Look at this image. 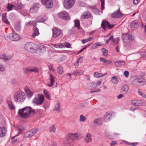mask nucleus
<instances>
[{
  "label": "nucleus",
  "mask_w": 146,
  "mask_h": 146,
  "mask_svg": "<svg viewBox=\"0 0 146 146\" xmlns=\"http://www.w3.org/2000/svg\"><path fill=\"white\" fill-rule=\"evenodd\" d=\"M35 113V110L30 107H26L19 110L18 113L21 117L27 118Z\"/></svg>",
  "instance_id": "1"
},
{
  "label": "nucleus",
  "mask_w": 146,
  "mask_h": 146,
  "mask_svg": "<svg viewBox=\"0 0 146 146\" xmlns=\"http://www.w3.org/2000/svg\"><path fill=\"white\" fill-rule=\"evenodd\" d=\"M24 48L27 51L31 52H35L38 48V45L32 42H26L25 44Z\"/></svg>",
  "instance_id": "2"
},
{
  "label": "nucleus",
  "mask_w": 146,
  "mask_h": 146,
  "mask_svg": "<svg viewBox=\"0 0 146 146\" xmlns=\"http://www.w3.org/2000/svg\"><path fill=\"white\" fill-rule=\"evenodd\" d=\"M14 98L15 102H22L25 99V95L24 92L21 91H19L14 94Z\"/></svg>",
  "instance_id": "3"
},
{
  "label": "nucleus",
  "mask_w": 146,
  "mask_h": 146,
  "mask_svg": "<svg viewBox=\"0 0 146 146\" xmlns=\"http://www.w3.org/2000/svg\"><path fill=\"white\" fill-rule=\"evenodd\" d=\"M132 84L135 86H143L146 84V79L142 77L135 78L133 80Z\"/></svg>",
  "instance_id": "4"
},
{
  "label": "nucleus",
  "mask_w": 146,
  "mask_h": 146,
  "mask_svg": "<svg viewBox=\"0 0 146 146\" xmlns=\"http://www.w3.org/2000/svg\"><path fill=\"white\" fill-rule=\"evenodd\" d=\"M44 98V97L43 95L41 94H37L35 96L33 101V102L36 105H41L43 103Z\"/></svg>",
  "instance_id": "5"
},
{
  "label": "nucleus",
  "mask_w": 146,
  "mask_h": 146,
  "mask_svg": "<svg viewBox=\"0 0 146 146\" xmlns=\"http://www.w3.org/2000/svg\"><path fill=\"white\" fill-rule=\"evenodd\" d=\"M5 38L7 40H11L13 41H16L19 39L20 37L18 35L14 33L7 35L5 36Z\"/></svg>",
  "instance_id": "6"
},
{
  "label": "nucleus",
  "mask_w": 146,
  "mask_h": 146,
  "mask_svg": "<svg viewBox=\"0 0 146 146\" xmlns=\"http://www.w3.org/2000/svg\"><path fill=\"white\" fill-rule=\"evenodd\" d=\"M75 3V0H64V7L67 9L72 8Z\"/></svg>",
  "instance_id": "7"
},
{
  "label": "nucleus",
  "mask_w": 146,
  "mask_h": 146,
  "mask_svg": "<svg viewBox=\"0 0 146 146\" xmlns=\"http://www.w3.org/2000/svg\"><path fill=\"white\" fill-rule=\"evenodd\" d=\"M122 39L124 43H130L131 42L132 37L130 35L126 34L122 35Z\"/></svg>",
  "instance_id": "8"
},
{
  "label": "nucleus",
  "mask_w": 146,
  "mask_h": 146,
  "mask_svg": "<svg viewBox=\"0 0 146 146\" xmlns=\"http://www.w3.org/2000/svg\"><path fill=\"white\" fill-rule=\"evenodd\" d=\"M114 26L113 24H110L108 21L104 20L103 21L101 25V27L104 30L106 29L107 27L108 29H110L113 28Z\"/></svg>",
  "instance_id": "9"
},
{
  "label": "nucleus",
  "mask_w": 146,
  "mask_h": 146,
  "mask_svg": "<svg viewBox=\"0 0 146 146\" xmlns=\"http://www.w3.org/2000/svg\"><path fill=\"white\" fill-rule=\"evenodd\" d=\"M40 4L36 3L33 5L32 7H31L29 10L30 12L31 13H35L36 12L38 9L40 7Z\"/></svg>",
  "instance_id": "10"
},
{
  "label": "nucleus",
  "mask_w": 146,
  "mask_h": 146,
  "mask_svg": "<svg viewBox=\"0 0 146 146\" xmlns=\"http://www.w3.org/2000/svg\"><path fill=\"white\" fill-rule=\"evenodd\" d=\"M58 17L60 18L65 20H68L70 19V17L68 13L65 11L59 13L58 14Z\"/></svg>",
  "instance_id": "11"
},
{
  "label": "nucleus",
  "mask_w": 146,
  "mask_h": 146,
  "mask_svg": "<svg viewBox=\"0 0 146 146\" xmlns=\"http://www.w3.org/2000/svg\"><path fill=\"white\" fill-rule=\"evenodd\" d=\"M78 136L77 133H70L67 135L66 139V141L70 139L76 141L78 140Z\"/></svg>",
  "instance_id": "12"
},
{
  "label": "nucleus",
  "mask_w": 146,
  "mask_h": 146,
  "mask_svg": "<svg viewBox=\"0 0 146 146\" xmlns=\"http://www.w3.org/2000/svg\"><path fill=\"white\" fill-rule=\"evenodd\" d=\"M38 131V129H36L32 130L27 132L25 134L24 136L26 137H30L36 134Z\"/></svg>",
  "instance_id": "13"
},
{
  "label": "nucleus",
  "mask_w": 146,
  "mask_h": 146,
  "mask_svg": "<svg viewBox=\"0 0 146 146\" xmlns=\"http://www.w3.org/2000/svg\"><path fill=\"white\" fill-rule=\"evenodd\" d=\"M52 36L56 38L59 36L61 34V30L58 28L55 27L52 29Z\"/></svg>",
  "instance_id": "14"
},
{
  "label": "nucleus",
  "mask_w": 146,
  "mask_h": 146,
  "mask_svg": "<svg viewBox=\"0 0 146 146\" xmlns=\"http://www.w3.org/2000/svg\"><path fill=\"white\" fill-rule=\"evenodd\" d=\"M123 15V14L121 13L119 9L117 11L115 12L111 15V17L114 18H117L120 17Z\"/></svg>",
  "instance_id": "15"
},
{
  "label": "nucleus",
  "mask_w": 146,
  "mask_h": 146,
  "mask_svg": "<svg viewBox=\"0 0 146 146\" xmlns=\"http://www.w3.org/2000/svg\"><path fill=\"white\" fill-rule=\"evenodd\" d=\"M91 16V14L88 11L84 12L82 15L81 18L82 19L90 18Z\"/></svg>",
  "instance_id": "16"
},
{
  "label": "nucleus",
  "mask_w": 146,
  "mask_h": 146,
  "mask_svg": "<svg viewBox=\"0 0 146 146\" xmlns=\"http://www.w3.org/2000/svg\"><path fill=\"white\" fill-rule=\"evenodd\" d=\"M84 72V71L81 69L74 71L72 73V74L76 76H77L82 74Z\"/></svg>",
  "instance_id": "17"
},
{
  "label": "nucleus",
  "mask_w": 146,
  "mask_h": 146,
  "mask_svg": "<svg viewBox=\"0 0 146 146\" xmlns=\"http://www.w3.org/2000/svg\"><path fill=\"white\" fill-rule=\"evenodd\" d=\"M33 30L34 32L32 34V37L33 38H34L36 36L38 35L39 34V33L38 29L36 27L34 26Z\"/></svg>",
  "instance_id": "18"
},
{
  "label": "nucleus",
  "mask_w": 146,
  "mask_h": 146,
  "mask_svg": "<svg viewBox=\"0 0 146 146\" xmlns=\"http://www.w3.org/2000/svg\"><path fill=\"white\" fill-rule=\"evenodd\" d=\"M43 4H45L46 7L50 8L52 6L53 3L52 1V0H47Z\"/></svg>",
  "instance_id": "19"
},
{
  "label": "nucleus",
  "mask_w": 146,
  "mask_h": 146,
  "mask_svg": "<svg viewBox=\"0 0 146 146\" xmlns=\"http://www.w3.org/2000/svg\"><path fill=\"white\" fill-rule=\"evenodd\" d=\"M92 136L90 134L88 133L85 138V141L87 143L90 142L92 140Z\"/></svg>",
  "instance_id": "20"
},
{
  "label": "nucleus",
  "mask_w": 146,
  "mask_h": 146,
  "mask_svg": "<svg viewBox=\"0 0 146 146\" xmlns=\"http://www.w3.org/2000/svg\"><path fill=\"white\" fill-rule=\"evenodd\" d=\"M25 90L27 96L29 98H31L32 96L33 92H31L27 87L25 88Z\"/></svg>",
  "instance_id": "21"
},
{
  "label": "nucleus",
  "mask_w": 146,
  "mask_h": 146,
  "mask_svg": "<svg viewBox=\"0 0 146 146\" xmlns=\"http://www.w3.org/2000/svg\"><path fill=\"white\" fill-rule=\"evenodd\" d=\"M50 84H48V86H52L54 83L55 81L54 80L56 79V78L54 76L50 74Z\"/></svg>",
  "instance_id": "22"
},
{
  "label": "nucleus",
  "mask_w": 146,
  "mask_h": 146,
  "mask_svg": "<svg viewBox=\"0 0 146 146\" xmlns=\"http://www.w3.org/2000/svg\"><path fill=\"white\" fill-rule=\"evenodd\" d=\"M111 115L108 112L106 113L104 115V120L105 122H108L110 121Z\"/></svg>",
  "instance_id": "23"
},
{
  "label": "nucleus",
  "mask_w": 146,
  "mask_h": 146,
  "mask_svg": "<svg viewBox=\"0 0 146 146\" xmlns=\"http://www.w3.org/2000/svg\"><path fill=\"white\" fill-rule=\"evenodd\" d=\"M7 131L6 129L4 127L0 128V137L4 136Z\"/></svg>",
  "instance_id": "24"
},
{
  "label": "nucleus",
  "mask_w": 146,
  "mask_h": 146,
  "mask_svg": "<svg viewBox=\"0 0 146 146\" xmlns=\"http://www.w3.org/2000/svg\"><path fill=\"white\" fill-rule=\"evenodd\" d=\"M138 23L137 20L133 21L131 24V27L132 28L135 29L138 27Z\"/></svg>",
  "instance_id": "25"
},
{
  "label": "nucleus",
  "mask_w": 146,
  "mask_h": 146,
  "mask_svg": "<svg viewBox=\"0 0 146 146\" xmlns=\"http://www.w3.org/2000/svg\"><path fill=\"white\" fill-rule=\"evenodd\" d=\"M141 102L139 100H133L132 101V104L135 106H139L141 105Z\"/></svg>",
  "instance_id": "26"
},
{
  "label": "nucleus",
  "mask_w": 146,
  "mask_h": 146,
  "mask_svg": "<svg viewBox=\"0 0 146 146\" xmlns=\"http://www.w3.org/2000/svg\"><path fill=\"white\" fill-rule=\"evenodd\" d=\"M115 65L117 66H123L125 64V62L124 61H120L116 62L115 63Z\"/></svg>",
  "instance_id": "27"
},
{
  "label": "nucleus",
  "mask_w": 146,
  "mask_h": 146,
  "mask_svg": "<svg viewBox=\"0 0 146 146\" xmlns=\"http://www.w3.org/2000/svg\"><path fill=\"white\" fill-rule=\"evenodd\" d=\"M129 90L128 87L127 86L125 85L121 89V92L124 93H126Z\"/></svg>",
  "instance_id": "28"
},
{
  "label": "nucleus",
  "mask_w": 146,
  "mask_h": 146,
  "mask_svg": "<svg viewBox=\"0 0 146 146\" xmlns=\"http://www.w3.org/2000/svg\"><path fill=\"white\" fill-rule=\"evenodd\" d=\"M12 58L11 56H3V57H1V58L4 60L5 61H8L10 60Z\"/></svg>",
  "instance_id": "29"
},
{
  "label": "nucleus",
  "mask_w": 146,
  "mask_h": 146,
  "mask_svg": "<svg viewBox=\"0 0 146 146\" xmlns=\"http://www.w3.org/2000/svg\"><path fill=\"white\" fill-rule=\"evenodd\" d=\"M43 92L46 97L48 99L50 100V93L48 92L46 90H44Z\"/></svg>",
  "instance_id": "30"
},
{
  "label": "nucleus",
  "mask_w": 146,
  "mask_h": 146,
  "mask_svg": "<svg viewBox=\"0 0 146 146\" xmlns=\"http://www.w3.org/2000/svg\"><path fill=\"white\" fill-rule=\"evenodd\" d=\"M57 106H55L53 109L54 111L56 110L58 112H60L61 111V109L60 108V105L59 103H57Z\"/></svg>",
  "instance_id": "31"
},
{
  "label": "nucleus",
  "mask_w": 146,
  "mask_h": 146,
  "mask_svg": "<svg viewBox=\"0 0 146 146\" xmlns=\"http://www.w3.org/2000/svg\"><path fill=\"white\" fill-rule=\"evenodd\" d=\"M7 104L10 109L11 110H14L15 109V107L13 106L12 103L11 101L7 100Z\"/></svg>",
  "instance_id": "32"
},
{
  "label": "nucleus",
  "mask_w": 146,
  "mask_h": 146,
  "mask_svg": "<svg viewBox=\"0 0 146 146\" xmlns=\"http://www.w3.org/2000/svg\"><path fill=\"white\" fill-rule=\"evenodd\" d=\"M111 81L114 84H117L119 82L117 78L115 76H113L112 77Z\"/></svg>",
  "instance_id": "33"
},
{
  "label": "nucleus",
  "mask_w": 146,
  "mask_h": 146,
  "mask_svg": "<svg viewBox=\"0 0 146 146\" xmlns=\"http://www.w3.org/2000/svg\"><path fill=\"white\" fill-rule=\"evenodd\" d=\"M14 28L17 31H20L21 29L20 24L19 23L16 24L15 25Z\"/></svg>",
  "instance_id": "34"
},
{
  "label": "nucleus",
  "mask_w": 146,
  "mask_h": 146,
  "mask_svg": "<svg viewBox=\"0 0 146 146\" xmlns=\"http://www.w3.org/2000/svg\"><path fill=\"white\" fill-rule=\"evenodd\" d=\"M94 76L95 77L99 78L103 76L104 75L102 74L96 72L94 73Z\"/></svg>",
  "instance_id": "35"
},
{
  "label": "nucleus",
  "mask_w": 146,
  "mask_h": 146,
  "mask_svg": "<svg viewBox=\"0 0 146 146\" xmlns=\"http://www.w3.org/2000/svg\"><path fill=\"white\" fill-rule=\"evenodd\" d=\"M57 71L59 74H61L63 72L62 67L61 66H59L57 68Z\"/></svg>",
  "instance_id": "36"
},
{
  "label": "nucleus",
  "mask_w": 146,
  "mask_h": 146,
  "mask_svg": "<svg viewBox=\"0 0 146 146\" xmlns=\"http://www.w3.org/2000/svg\"><path fill=\"white\" fill-rule=\"evenodd\" d=\"M94 123L95 124H96L98 125H100L102 124L101 120L99 119H97L95 120Z\"/></svg>",
  "instance_id": "37"
},
{
  "label": "nucleus",
  "mask_w": 146,
  "mask_h": 146,
  "mask_svg": "<svg viewBox=\"0 0 146 146\" xmlns=\"http://www.w3.org/2000/svg\"><path fill=\"white\" fill-rule=\"evenodd\" d=\"M100 62L104 63H106L107 62L108 63H109L111 62L110 61H107L105 58H100Z\"/></svg>",
  "instance_id": "38"
},
{
  "label": "nucleus",
  "mask_w": 146,
  "mask_h": 146,
  "mask_svg": "<svg viewBox=\"0 0 146 146\" xmlns=\"http://www.w3.org/2000/svg\"><path fill=\"white\" fill-rule=\"evenodd\" d=\"M24 73L26 74L29 73L31 72L30 67H28L27 68H25L23 70Z\"/></svg>",
  "instance_id": "39"
},
{
  "label": "nucleus",
  "mask_w": 146,
  "mask_h": 146,
  "mask_svg": "<svg viewBox=\"0 0 146 146\" xmlns=\"http://www.w3.org/2000/svg\"><path fill=\"white\" fill-rule=\"evenodd\" d=\"M55 130L56 128L54 125H52L50 128V131L52 133L55 132Z\"/></svg>",
  "instance_id": "40"
},
{
  "label": "nucleus",
  "mask_w": 146,
  "mask_h": 146,
  "mask_svg": "<svg viewBox=\"0 0 146 146\" xmlns=\"http://www.w3.org/2000/svg\"><path fill=\"white\" fill-rule=\"evenodd\" d=\"M64 46L61 43L56 44L55 48H63Z\"/></svg>",
  "instance_id": "41"
},
{
  "label": "nucleus",
  "mask_w": 146,
  "mask_h": 146,
  "mask_svg": "<svg viewBox=\"0 0 146 146\" xmlns=\"http://www.w3.org/2000/svg\"><path fill=\"white\" fill-rule=\"evenodd\" d=\"M30 71L31 72H33L35 73H36L38 72V69L36 67H34L31 68L30 67Z\"/></svg>",
  "instance_id": "42"
},
{
  "label": "nucleus",
  "mask_w": 146,
  "mask_h": 146,
  "mask_svg": "<svg viewBox=\"0 0 146 146\" xmlns=\"http://www.w3.org/2000/svg\"><path fill=\"white\" fill-rule=\"evenodd\" d=\"M80 121L81 122H84L86 119V118L83 115H81L80 116Z\"/></svg>",
  "instance_id": "43"
},
{
  "label": "nucleus",
  "mask_w": 146,
  "mask_h": 146,
  "mask_svg": "<svg viewBox=\"0 0 146 146\" xmlns=\"http://www.w3.org/2000/svg\"><path fill=\"white\" fill-rule=\"evenodd\" d=\"M75 22V26L77 27L79 29L80 27V24L79 21V20L74 21Z\"/></svg>",
  "instance_id": "44"
},
{
  "label": "nucleus",
  "mask_w": 146,
  "mask_h": 146,
  "mask_svg": "<svg viewBox=\"0 0 146 146\" xmlns=\"http://www.w3.org/2000/svg\"><path fill=\"white\" fill-rule=\"evenodd\" d=\"M90 86L92 89H94L96 88L97 85L95 83H92L90 84Z\"/></svg>",
  "instance_id": "45"
},
{
  "label": "nucleus",
  "mask_w": 146,
  "mask_h": 146,
  "mask_svg": "<svg viewBox=\"0 0 146 146\" xmlns=\"http://www.w3.org/2000/svg\"><path fill=\"white\" fill-rule=\"evenodd\" d=\"M15 7L17 9H20L23 7V5L21 3H17L15 5Z\"/></svg>",
  "instance_id": "46"
},
{
  "label": "nucleus",
  "mask_w": 146,
  "mask_h": 146,
  "mask_svg": "<svg viewBox=\"0 0 146 146\" xmlns=\"http://www.w3.org/2000/svg\"><path fill=\"white\" fill-rule=\"evenodd\" d=\"M119 38H116L115 39H113V40H112L113 42V43L115 44H117L119 43Z\"/></svg>",
  "instance_id": "47"
},
{
  "label": "nucleus",
  "mask_w": 146,
  "mask_h": 146,
  "mask_svg": "<svg viewBox=\"0 0 146 146\" xmlns=\"http://www.w3.org/2000/svg\"><path fill=\"white\" fill-rule=\"evenodd\" d=\"M36 21L38 22H43L44 21V20L43 18H41L40 17H38L36 19Z\"/></svg>",
  "instance_id": "48"
},
{
  "label": "nucleus",
  "mask_w": 146,
  "mask_h": 146,
  "mask_svg": "<svg viewBox=\"0 0 146 146\" xmlns=\"http://www.w3.org/2000/svg\"><path fill=\"white\" fill-rule=\"evenodd\" d=\"M101 2V9L103 10L104 8V2L105 0H100Z\"/></svg>",
  "instance_id": "49"
},
{
  "label": "nucleus",
  "mask_w": 146,
  "mask_h": 146,
  "mask_svg": "<svg viewBox=\"0 0 146 146\" xmlns=\"http://www.w3.org/2000/svg\"><path fill=\"white\" fill-rule=\"evenodd\" d=\"M138 94L139 95L141 96L142 97L144 98H146V95L145 94L143 93L141 91L139 90Z\"/></svg>",
  "instance_id": "50"
},
{
  "label": "nucleus",
  "mask_w": 146,
  "mask_h": 146,
  "mask_svg": "<svg viewBox=\"0 0 146 146\" xmlns=\"http://www.w3.org/2000/svg\"><path fill=\"white\" fill-rule=\"evenodd\" d=\"M5 70V68L3 65L2 64H0V72H4Z\"/></svg>",
  "instance_id": "51"
},
{
  "label": "nucleus",
  "mask_w": 146,
  "mask_h": 146,
  "mask_svg": "<svg viewBox=\"0 0 146 146\" xmlns=\"http://www.w3.org/2000/svg\"><path fill=\"white\" fill-rule=\"evenodd\" d=\"M102 51L104 56H106L107 55L108 50L106 49L103 48L102 49Z\"/></svg>",
  "instance_id": "52"
},
{
  "label": "nucleus",
  "mask_w": 146,
  "mask_h": 146,
  "mask_svg": "<svg viewBox=\"0 0 146 146\" xmlns=\"http://www.w3.org/2000/svg\"><path fill=\"white\" fill-rule=\"evenodd\" d=\"M14 7V5H12L11 4H9L7 7V8L8 9L9 11L11 10H12L13 8Z\"/></svg>",
  "instance_id": "53"
},
{
  "label": "nucleus",
  "mask_w": 146,
  "mask_h": 146,
  "mask_svg": "<svg viewBox=\"0 0 146 146\" xmlns=\"http://www.w3.org/2000/svg\"><path fill=\"white\" fill-rule=\"evenodd\" d=\"M28 24L30 25H33L34 26L36 25L35 22L33 21H29L28 23Z\"/></svg>",
  "instance_id": "54"
},
{
  "label": "nucleus",
  "mask_w": 146,
  "mask_h": 146,
  "mask_svg": "<svg viewBox=\"0 0 146 146\" xmlns=\"http://www.w3.org/2000/svg\"><path fill=\"white\" fill-rule=\"evenodd\" d=\"M129 72L127 71H126V70L124 72V75L127 78L128 77V76H129Z\"/></svg>",
  "instance_id": "55"
},
{
  "label": "nucleus",
  "mask_w": 146,
  "mask_h": 146,
  "mask_svg": "<svg viewBox=\"0 0 146 146\" xmlns=\"http://www.w3.org/2000/svg\"><path fill=\"white\" fill-rule=\"evenodd\" d=\"M3 21L4 23H5L7 24H9V22L8 21L7 18H5V19H3Z\"/></svg>",
  "instance_id": "56"
},
{
  "label": "nucleus",
  "mask_w": 146,
  "mask_h": 146,
  "mask_svg": "<svg viewBox=\"0 0 146 146\" xmlns=\"http://www.w3.org/2000/svg\"><path fill=\"white\" fill-rule=\"evenodd\" d=\"M113 36H111L110 37V38H109L108 40H107L106 41V44H107L108 43V42L111 40H113Z\"/></svg>",
  "instance_id": "57"
},
{
  "label": "nucleus",
  "mask_w": 146,
  "mask_h": 146,
  "mask_svg": "<svg viewBox=\"0 0 146 146\" xmlns=\"http://www.w3.org/2000/svg\"><path fill=\"white\" fill-rule=\"evenodd\" d=\"M65 45L66 47V48H69L71 46V45L68 42H66L65 43Z\"/></svg>",
  "instance_id": "58"
},
{
  "label": "nucleus",
  "mask_w": 146,
  "mask_h": 146,
  "mask_svg": "<svg viewBox=\"0 0 146 146\" xmlns=\"http://www.w3.org/2000/svg\"><path fill=\"white\" fill-rule=\"evenodd\" d=\"M117 144V142L115 141H112L110 143V145L111 146L116 145Z\"/></svg>",
  "instance_id": "59"
},
{
  "label": "nucleus",
  "mask_w": 146,
  "mask_h": 146,
  "mask_svg": "<svg viewBox=\"0 0 146 146\" xmlns=\"http://www.w3.org/2000/svg\"><path fill=\"white\" fill-rule=\"evenodd\" d=\"M2 19H4L6 18V14L5 13H3L2 15Z\"/></svg>",
  "instance_id": "60"
},
{
  "label": "nucleus",
  "mask_w": 146,
  "mask_h": 146,
  "mask_svg": "<svg viewBox=\"0 0 146 146\" xmlns=\"http://www.w3.org/2000/svg\"><path fill=\"white\" fill-rule=\"evenodd\" d=\"M96 45L95 44H94L92 45V46L91 47V48L92 49H95L96 48H97Z\"/></svg>",
  "instance_id": "61"
},
{
  "label": "nucleus",
  "mask_w": 146,
  "mask_h": 146,
  "mask_svg": "<svg viewBox=\"0 0 146 146\" xmlns=\"http://www.w3.org/2000/svg\"><path fill=\"white\" fill-rule=\"evenodd\" d=\"M82 58V57H80L77 60V61L76 62V65L77 66H78V62H79V60H80V59H81Z\"/></svg>",
  "instance_id": "62"
},
{
  "label": "nucleus",
  "mask_w": 146,
  "mask_h": 146,
  "mask_svg": "<svg viewBox=\"0 0 146 146\" xmlns=\"http://www.w3.org/2000/svg\"><path fill=\"white\" fill-rule=\"evenodd\" d=\"M138 144V143L137 142L135 143H131V145L133 146H135Z\"/></svg>",
  "instance_id": "63"
},
{
  "label": "nucleus",
  "mask_w": 146,
  "mask_h": 146,
  "mask_svg": "<svg viewBox=\"0 0 146 146\" xmlns=\"http://www.w3.org/2000/svg\"><path fill=\"white\" fill-rule=\"evenodd\" d=\"M123 94H120L117 96V98L119 99L122 98L123 97Z\"/></svg>",
  "instance_id": "64"
}]
</instances>
